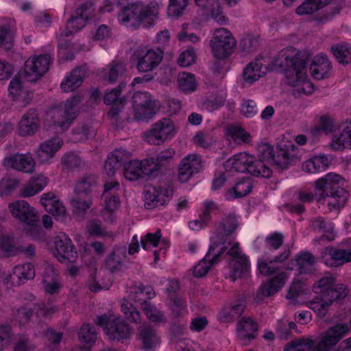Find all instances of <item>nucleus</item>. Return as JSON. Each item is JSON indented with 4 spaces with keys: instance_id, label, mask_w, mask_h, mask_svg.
I'll return each mask as SVG.
<instances>
[{
    "instance_id": "864d4df0",
    "label": "nucleus",
    "mask_w": 351,
    "mask_h": 351,
    "mask_svg": "<svg viewBox=\"0 0 351 351\" xmlns=\"http://www.w3.org/2000/svg\"><path fill=\"white\" fill-rule=\"evenodd\" d=\"M97 337V332L94 326L84 324L82 326L79 332L80 340L86 344L88 347L92 346Z\"/></svg>"
},
{
    "instance_id": "f03ea898",
    "label": "nucleus",
    "mask_w": 351,
    "mask_h": 351,
    "mask_svg": "<svg viewBox=\"0 0 351 351\" xmlns=\"http://www.w3.org/2000/svg\"><path fill=\"white\" fill-rule=\"evenodd\" d=\"M343 179L338 174L328 173L315 183L317 202L326 205L330 211L343 207L348 193L342 187Z\"/></svg>"
},
{
    "instance_id": "c9c22d12",
    "label": "nucleus",
    "mask_w": 351,
    "mask_h": 351,
    "mask_svg": "<svg viewBox=\"0 0 351 351\" xmlns=\"http://www.w3.org/2000/svg\"><path fill=\"white\" fill-rule=\"evenodd\" d=\"M126 257L125 247H116L107 255L105 261V267L111 272L121 269Z\"/></svg>"
},
{
    "instance_id": "3c124183",
    "label": "nucleus",
    "mask_w": 351,
    "mask_h": 351,
    "mask_svg": "<svg viewBox=\"0 0 351 351\" xmlns=\"http://www.w3.org/2000/svg\"><path fill=\"white\" fill-rule=\"evenodd\" d=\"M315 343L312 337L296 339L288 344L284 351H310Z\"/></svg>"
},
{
    "instance_id": "de8ad7c7",
    "label": "nucleus",
    "mask_w": 351,
    "mask_h": 351,
    "mask_svg": "<svg viewBox=\"0 0 351 351\" xmlns=\"http://www.w3.org/2000/svg\"><path fill=\"white\" fill-rule=\"evenodd\" d=\"M106 80L110 83L116 82L126 72V65L121 61H112L108 66Z\"/></svg>"
},
{
    "instance_id": "6ab92c4d",
    "label": "nucleus",
    "mask_w": 351,
    "mask_h": 351,
    "mask_svg": "<svg viewBox=\"0 0 351 351\" xmlns=\"http://www.w3.org/2000/svg\"><path fill=\"white\" fill-rule=\"evenodd\" d=\"M322 261L328 267H339L351 262L350 254L348 249H339L328 247L322 254Z\"/></svg>"
},
{
    "instance_id": "2f4dec72",
    "label": "nucleus",
    "mask_w": 351,
    "mask_h": 351,
    "mask_svg": "<svg viewBox=\"0 0 351 351\" xmlns=\"http://www.w3.org/2000/svg\"><path fill=\"white\" fill-rule=\"evenodd\" d=\"M85 73L84 69L76 68L66 75L60 84V88L64 93H69L78 88L83 82Z\"/></svg>"
},
{
    "instance_id": "7c9ffc66",
    "label": "nucleus",
    "mask_w": 351,
    "mask_h": 351,
    "mask_svg": "<svg viewBox=\"0 0 351 351\" xmlns=\"http://www.w3.org/2000/svg\"><path fill=\"white\" fill-rule=\"evenodd\" d=\"M228 265L230 278L233 281L247 276L250 271V263L246 256H241L238 258H232Z\"/></svg>"
},
{
    "instance_id": "cd10ccee",
    "label": "nucleus",
    "mask_w": 351,
    "mask_h": 351,
    "mask_svg": "<svg viewBox=\"0 0 351 351\" xmlns=\"http://www.w3.org/2000/svg\"><path fill=\"white\" fill-rule=\"evenodd\" d=\"M331 69V65L328 58L323 54L315 56L310 65L311 75L317 80H322L326 77Z\"/></svg>"
},
{
    "instance_id": "58836bf2",
    "label": "nucleus",
    "mask_w": 351,
    "mask_h": 351,
    "mask_svg": "<svg viewBox=\"0 0 351 351\" xmlns=\"http://www.w3.org/2000/svg\"><path fill=\"white\" fill-rule=\"evenodd\" d=\"M262 60L256 58L248 64L243 71L244 80L248 83H253L258 80L265 74V71H262L263 63Z\"/></svg>"
},
{
    "instance_id": "e433bc0d",
    "label": "nucleus",
    "mask_w": 351,
    "mask_h": 351,
    "mask_svg": "<svg viewBox=\"0 0 351 351\" xmlns=\"http://www.w3.org/2000/svg\"><path fill=\"white\" fill-rule=\"evenodd\" d=\"M340 128V134L332 140L330 145L332 149L336 151L351 147V122L343 123Z\"/></svg>"
},
{
    "instance_id": "39448f33",
    "label": "nucleus",
    "mask_w": 351,
    "mask_h": 351,
    "mask_svg": "<svg viewBox=\"0 0 351 351\" xmlns=\"http://www.w3.org/2000/svg\"><path fill=\"white\" fill-rule=\"evenodd\" d=\"M158 5L151 3L147 6L141 3H130L125 6L119 19L123 23H130L132 25H139L145 19L153 20L158 15Z\"/></svg>"
},
{
    "instance_id": "72a5a7b5",
    "label": "nucleus",
    "mask_w": 351,
    "mask_h": 351,
    "mask_svg": "<svg viewBox=\"0 0 351 351\" xmlns=\"http://www.w3.org/2000/svg\"><path fill=\"white\" fill-rule=\"evenodd\" d=\"M160 189L152 188L148 189L144 195L145 206L147 209H152L167 204L168 196Z\"/></svg>"
},
{
    "instance_id": "69168bd1",
    "label": "nucleus",
    "mask_w": 351,
    "mask_h": 351,
    "mask_svg": "<svg viewBox=\"0 0 351 351\" xmlns=\"http://www.w3.org/2000/svg\"><path fill=\"white\" fill-rule=\"evenodd\" d=\"M19 253V249L16 247L9 237H0V255L8 256H14Z\"/></svg>"
},
{
    "instance_id": "9b49d317",
    "label": "nucleus",
    "mask_w": 351,
    "mask_h": 351,
    "mask_svg": "<svg viewBox=\"0 0 351 351\" xmlns=\"http://www.w3.org/2000/svg\"><path fill=\"white\" fill-rule=\"evenodd\" d=\"M8 210L12 217L25 225H34L40 221V217L36 209L23 199L11 202Z\"/></svg>"
},
{
    "instance_id": "bb28decb",
    "label": "nucleus",
    "mask_w": 351,
    "mask_h": 351,
    "mask_svg": "<svg viewBox=\"0 0 351 351\" xmlns=\"http://www.w3.org/2000/svg\"><path fill=\"white\" fill-rule=\"evenodd\" d=\"M290 255L289 250H285L278 256L273 258H261L258 259L257 265L258 271L263 275L267 276L276 272L278 267L276 266V263H282L286 261Z\"/></svg>"
},
{
    "instance_id": "473e14b6",
    "label": "nucleus",
    "mask_w": 351,
    "mask_h": 351,
    "mask_svg": "<svg viewBox=\"0 0 351 351\" xmlns=\"http://www.w3.org/2000/svg\"><path fill=\"white\" fill-rule=\"evenodd\" d=\"M47 178L43 175L32 178L20 189V195L29 197L40 192L47 184Z\"/></svg>"
},
{
    "instance_id": "09e8293b",
    "label": "nucleus",
    "mask_w": 351,
    "mask_h": 351,
    "mask_svg": "<svg viewBox=\"0 0 351 351\" xmlns=\"http://www.w3.org/2000/svg\"><path fill=\"white\" fill-rule=\"evenodd\" d=\"M266 162L254 156L253 162L250 164L249 173L255 176L269 178L271 176L272 171Z\"/></svg>"
},
{
    "instance_id": "ddd939ff",
    "label": "nucleus",
    "mask_w": 351,
    "mask_h": 351,
    "mask_svg": "<svg viewBox=\"0 0 351 351\" xmlns=\"http://www.w3.org/2000/svg\"><path fill=\"white\" fill-rule=\"evenodd\" d=\"M35 161L30 154H10L2 160L6 169H14L26 173H31L35 169Z\"/></svg>"
},
{
    "instance_id": "4be33fe9",
    "label": "nucleus",
    "mask_w": 351,
    "mask_h": 351,
    "mask_svg": "<svg viewBox=\"0 0 351 351\" xmlns=\"http://www.w3.org/2000/svg\"><path fill=\"white\" fill-rule=\"evenodd\" d=\"M195 3L207 16H210L220 25L226 24L228 19L224 14L218 0H195Z\"/></svg>"
},
{
    "instance_id": "0eeeda50",
    "label": "nucleus",
    "mask_w": 351,
    "mask_h": 351,
    "mask_svg": "<svg viewBox=\"0 0 351 351\" xmlns=\"http://www.w3.org/2000/svg\"><path fill=\"white\" fill-rule=\"evenodd\" d=\"M176 133L173 122L170 119L163 118L152 124L144 133V139L150 145H159L172 138Z\"/></svg>"
},
{
    "instance_id": "603ef678",
    "label": "nucleus",
    "mask_w": 351,
    "mask_h": 351,
    "mask_svg": "<svg viewBox=\"0 0 351 351\" xmlns=\"http://www.w3.org/2000/svg\"><path fill=\"white\" fill-rule=\"evenodd\" d=\"M71 204L76 215H83L92 204L91 196L76 195V197L71 200Z\"/></svg>"
},
{
    "instance_id": "b1692460",
    "label": "nucleus",
    "mask_w": 351,
    "mask_h": 351,
    "mask_svg": "<svg viewBox=\"0 0 351 351\" xmlns=\"http://www.w3.org/2000/svg\"><path fill=\"white\" fill-rule=\"evenodd\" d=\"M287 279V274L281 272L274 278L262 285L257 291V299L262 300L264 298L271 296L277 293L284 286Z\"/></svg>"
},
{
    "instance_id": "7ed1b4c3",
    "label": "nucleus",
    "mask_w": 351,
    "mask_h": 351,
    "mask_svg": "<svg viewBox=\"0 0 351 351\" xmlns=\"http://www.w3.org/2000/svg\"><path fill=\"white\" fill-rule=\"evenodd\" d=\"M259 159L271 166L285 169L300 160V155L296 145L292 142H282L278 145L277 154L269 143H261L257 146Z\"/></svg>"
},
{
    "instance_id": "f257e3e1",
    "label": "nucleus",
    "mask_w": 351,
    "mask_h": 351,
    "mask_svg": "<svg viewBox=\"0 0 351 351\" xmlns=\"http://www.w3.org/2000/svg\"><path fill=\"white\" fill-rule=\"evenodd\" d=\"M308 56L294 47L285 48L272 60L271 70L284 72L289 85L294 87V95H308L313 87L307 77Z\"/></svg>"
},
{
    "instance_id": "a19ab883",
    "label": "nucleus",
    "mask_w": 351,
    "mask_h": 351,
    "mask_svg": "<svg viewBox=\"0 0 351 351\" xmlns=\"http://www.w3.org/2000/svg\"><path fill=\"white\" fill-rule=\"evenodd\" d=\"M315 257L309 252L300 253L296 259V265L300 274H311L315 270Z\"/></svg>"
},
{
    "instance_id": "f704fd0d",
    "label": "nucleus",
    "mask_w": 351,
    "mask_h": 351,
    "mask_svg": "<svg viewBox=\"0 0 351 351\" xmlns=\"http://www.w3.org/2000/svg\"><path fill=\"white\" fill-rule=\"evenodd\" d=\"M331 298L322 295L316 297L306 302V306L317 313L319 317H324L328 313V308L332 303L337 300V295L333 292Z\"/></svg>"
},
{
    "instance_id": "423d86ee",
    "label": "nucleus",
    "mask_w": 351,
    "mask_h": 351,
    "mask_svg": "<svg viewBox=\"0 0 351 351\" xmlns=\"http://www.w3.org/2000/svg\"><path fill=\"white\" fill-rule=\"evenodd\" d=\"M210 45L213 56L217 60H223L233 53L237 41L230 31L221 27L215 31Z\"/></svg>"
},
{
    "instance_id": "412c9836",
    "label": "nucleus",
    "mask_w": 351,
    "mask_h": 351,
    "mask_svg": "<svg viewBox=\"0 0 351 351\" xmlns=\"http://www.w3.org/2000/svg\"><path fill=\"white\" fill-rule=\"evenodd\" d=\"M39 118L36 110L29 109L18 123V134L21 136H33L38 130Z\"/></svg>"
},
{
    "instance_id": "6e6d98bb",
    "label": "nucleus",
    "mask_w": 351,
    "mask_h": 351,
    "mask_svg": "<svg viewBox=\"0 0 351 351\" xmlns=\"http://www.w3.org/2000/svg\"><path fill=\"white\" fill-rule=\"evenodd\" d=\"M123 175L129 180H138L143 175L140 160H132L125 165Z\"/></svg>"
},
{
    "instance_id": "4c0bfd02",
    "label": "nucleus",
    "mask_w": 351,
    "mask_h": 351,
    "mask_svg": "<svg viewBox=\"0 0 351 351\" xmlns=\"http://www.w3.org/2000/svg\"><path fill=\"white\" fill-rule=\"evenodd\" d=\"M12 271L10 278L19 284L25 283L27 280L33 279L35 276V270L30 263L16 265Z\"/></svg>"
},
{
    "instance_id": "20e7f679",
    "label": "nucleus",
    "mask_w": 351,
    "mask_h": 351,
    "mask_svg": "<svg viewBox=\"0 0 351 351\" xmlns=\"http://www.w3.org/2000/svg\"><path fill=\"white\" fill-rule=\"evenodd\" d=\"M97 325L104 328V332L111 341H120L129 338L132 328L120 316H114L110 312L98 316Z\"/></svg>"
},
{
    "instance_id": "13d9d810",
    "label": "nucleus",
    "mask_w": 351,
    "mask_h": 351,
    "mask_svg": "<svg viewBox=\"0 0 351 351\" xmlns=\"http://www.w3.org/2000/svg\"><path fill=\"white\" fill-rule=\"evenodd\" d=\"M95 182V178L92 175L82 178L77 181L75 187L76 195H90V189Z\"/></svg>"
},
{
    "instance_id": "052dcab7",
    "label": "nucleus",
    "mask_w": 351,
    "mask_h": 351,
    "mask_svg": "<svg viewBox=\"0 0 351 351\" xmlns=\"http://www.w3.org/2000/svg\"><path fill=\"white\" fill-rule=\"evenodd\" d=\"M226 131L228 135L239 143H250L251 141L250 134L240 126L229 125Z\"/></svg>"
},
{
    "instance_id": "79ce46f5",
    "label": "nucleus",
    "mask_w": 351,
    "mask_h": 351,
    "mask_svg": "<svg viewBox=\"0 0 351 351\" xmlns=\"http://www.w3.org/2000/svg\"><path fill=\"white\" fill-rule=\"evenodd\" d=\"M311 227L316 231L323 232L320 240H327L328 241L334 239L333 227L330 223H328L322 217H318L311 219Z\"/></svg>"
},
{
    "instance_id": "393cba45",
    "label": "nucleus",
    "mask_w": 351,
    "mask_h": 351,
    "mask_svg": "<svg viewBox=\"0 0 351 351\" xmlns=\"http://www.w3.org/2000/svg\"><path fill=\"white\" fill-rule=\"evenodd\" d=\"M238 227V221L236 217L233 215H230L224 217L219 223L216 234V238H213V242L217 241V244L219 245V242L226 246V239L228 236L230 235L236 230Z\"/></svg>"
},
{
    "instance_id": "5fc2aeb1",
    "label": "nucleus",
    "mask_w": 351,
    "mask_h": 351,
    "mask_svg": "<svg viewBox=\"0 0 351 351\" xmlns=\"http://www.w3.org/2000/svg\"><path fill=\"white\" fill-rule=\"evenodd\" d=\"M178 84L179 88L184 93L193 92L197 88L195 76L191 73H180L178 77Z\"/></svg>"
},
{
    "instance_id": "680f3d73",
    "label": "nucleus",
    "mask_w": 351,
    "mask_h": 351,
    "mask_svg": "<svg viewBox=\"0 0 351 351\" xmlns=\"http://www.w3.org/2000/svg\"><path fill=\"white\" fill-rule=\"evenodd\" d=\"M293 330H297L295 322L286 319L279 320L276 324V332L281 339H287L292 335ZM298 333L300 332L296 331Z\"/></svg>"
},
{
    "instance_id": "bf43d9fd",
    "label": "nucleus",
    "mask_w": 351,
    "mask_h": 351,
    "mask_svg": "<svg viewBox=\"0 0 351 351\" xmlns=\"http://www.w3.org/2000/svg\"><path fill=\"white\" fill-rule=\"evenodd\" d=\"M143 174L149 176H156L161 171L160 165L154 157L147 158L140 160Z\"/></svg>"
},
{
    "instance_id": "c85d7f7f",
    "label": "nucleus",
    "mask_w": 351,
    "mask_h": 351,
    "mask_svg": "<svg viewBox=\"0 0 351 351\" xmlns=\"http://www.w3.org/2000/svg\"><path fill=\"white\" fill-rule=\"evenodd\" d=\"M138 334L143 346L146 350L154 349L160 343V338L156 330L148 324L139 326Z\"/></svg>"
},
{
    "instance_id": "8fccbe9b",
    "label": "nucleus",
    "mask_w": 351,
    "mask_h": 351,
    "mask_svg": "<svg viewBox=\"0 0 351 351\" xmlns=\"http://www.w3.org/2000/svg\"><path fill=\"white\" fill-rule=\"evenodd\" d=\"M121 311L125 318L131 323L140 324L141 316L140 312L132 305L131 302L123 299L121 304Z\"/></svg>"
},
{
    "instance_id": "4468645a",
    "label": "nucleus",
    "mask_w": 351,
    "mask_h": 351,
    "mask_svg": "<svg viewBox=\"0 0 351 351\" xmlns=\"http://www.w3.org/2000/svg\"><path fill=\"white\" fill-rule=\"evenodd\" d=\"M228 248V246L219 247L217 241H213L206 256L194 267L193 275L197 278L204 276L209 271L211 265L219 261V257L224 254Z\"/></svg>"
},
{
    "instance_id": "dca6fc26",
    "label": "nucleus",
    "mask_w": 351,
    "mask_h": 351,
    "mask_svg": "<svg viewBox=\"0 0 351 351\" xmlns=\"http://www.w3.org/2000/svg\"><path fill=\"white\" fill-rule=\"evenodd\" d=\"M80 102L79 96L68 99L65 102L64 110L57 112L58 118L54 121V126L60 128L62 132L66 130L77 116V106Z\"/></svg>"
},
{
    "instance_id": "2eb2a0df",
    "label": "nucleus",
    "mask_w": 351,
    "mask_h": 351,
    "mask_svg": "<svg viewBox=\"0 0 351 351\" xmlns=\"http://www.w3.org/2000/svg\"><path fill=\"white\" fill-rule=\"evenodd\" d=\"M346 324H337L322 334V339L313 351H330L339 341L348 332Z\"/></svg>"
},
{
    "instance_id": "774afa93",
    "label": "nucleus",
    "mask_w": 351,
    "mask_h": 351,
    "mask_svg": "<svg viewBox=\"0 0 351 351\" xmlns=\"http://www.w3.org/2000/svg\"><path fill=\"white\" fill-rule=\"evenodd\" d=\"M245 307V306L243 302L237 301L227 311L224 312V320L232 322L239 317L243 313Z\"/></svg>"
},
{
    "instance_id": "37998d69",
    "label": "nucleus",
    "mask_w": 351,
    "mask_h": 351,
    "mask_svg": "<svg viewBox=\"0 0 351 351\" xmlns=\"http://www.w3.org/2000/svg\"><path fill=\"white\" fill-rule=\"evenodd\" d=\"M141 310L146 315L147 319L152 322L165 323L167 322L165 313L146 300H143L141 303Z\"/></svg>"
},
{
    "instance_id": "0e129e2a",
    "label": "nucleus",
    "mask_w": 351,
    "mask_h": 351,
    "mask_svg": "<svg viewBox=\"0 0 351 351\" xmlns=\"http://www.w3.org/2000/svg\"><path fill=\"white\" fill-rule=\"evenodd\" d=\"M14 29L10 26H0V46L9 51L13 46Z\"/></svg>"
},
{
    "instance_id": "6e6552de",
    "label": "nucleus",
    "mask_w": 351,
    "mask_h": 351,
    "mask_svg": "<svg viewBox=\"0 0 351 351\" xmlns=\"http://www.w3.org/2000/svg\"><path fill=\"white\" fill-rule=\"evenodd\" d=\"M163 58V51L159 48L149 49L139 47L134 51L132 58L136 62V69L139 72H149L160 64Z\"/></svg>"
},
{
    "instance_id": "5701e85b",
    "label": "nucleus",
    "mask_w": 351,
    "mask_h": 351,
    "mask_svg": "<svg viewBox=\"0 0 351 351\" xmlns=\"http://www.w3.org/2000/svg\"><path fill=\"white\" fill-rule=\"evenodd\" d=\"M120 184L117 181H111L104 184V189L101 195V200L106 208L117 210L119 206L120 201L119 194Z\"/></svg>"
},
{
    "instance_id": "e2e57ef3",
    "label": "nucleus",
    "mask_w": 351,
    "mask_h": 351,
    "mask_svg": "<svg viewBox=\"0 0 351 351\" xmlns=\"http://www.w3.org/2000/svg\"><path fill=\"white\" fill-rule=\"evenodd\" d=\"M189 0H169L167 14L171 17L182 16L186 9Z\"/></svg>"
},
{
    "instance_id": "338daca9",
    "label": "nucleus",
    "mask_w": 351,
    "mask_h": 351,
    "mask_svg": "<svg viewBox=\"0 0 351 351\" xmlns=\"http://www.w3.org/2000/svg\"><path fill=\"white\" fill-rule=\"evenodd\" d=\"M95 11L93 3L91 1H86L80 4L73 12L75 16L83 18L85 21L89 20L92 17Z\"/></svg>"
},
{
    "instance_id": "ea45409f",
    "label": "nucleus",
    "mask_w": 351,
    "mask_h": 351,
    "mask_svg": "<svg viewBox=\"0 0 351 351\" xmlns=\"http://www.w3.org/2000/svg\"><path fill=\"white\" fill-rule=\"evenodd\" d=\"M253 187L252 179L243 178L239 180L232 189H230L226 195L227 199L242 197L249 194Z\"/></svg>"
},
{
    "instance_id": "a211bd4d",
    "label": "nucleus",
    "mask_w": 351,
    "mask_h": 351,
    "mask_svg": "<svg viewBox=\"0 0 351 351\" xmlns=\"http://www.w3.org/2000/svg\"><path fill=\"white\" fill-rule=\"evenodd\" d=\"M202 159L197 154H189L185 156L179 165L178 179L181 182H187L194 174L202 169Z\"/></svg>"
},
{
    "instance_id": "49530a36",
    "label": "nucleus",
    "mask_w": 351,
    "mask_h": 351,
    "mask_svg": "<svg viewBox=\"0 0 351 351\" xmlns=\"http://www.w3.org/2000/svg\"><path fill=\"white\" fill-rule=\"evenodd\" d=\"M328 0H305L296 8L298 15L311 14L324 8Z\"/></svg>"
},
{
    "instance_id": "1a4fd4ad",
    "label": "nucleus",
    "mask_w": 351,
    "mask_h": 351,
    "mask_svg": "<svg viewBox=\"0 0 351 351\" xmlns=\"http://www.w3.org/2000/svg\"><path fill=\"white\" fill-rule=\"evenodd\" d=\"M132 101L134 119L136 121L150 119L156 112V101L147 92L135 93Z\"/></svg>"
},
{
    "instance_id": "4d7b16f0",
    "label": "nucleus",
    "mask_w": 351,
    "mask_h": 351,
    "mask_svg": "<svg viewBox=\"0 0 351 351\" xmlns=\"http://www.w3.org/2000/svg\"><path fill=\"white\" fill-rule=\"evenodd\" d=\"M169 308L173 316L178 317L187 312L186 300L181 296H174L169 300Z\"/></svg>"
},
{
    "instance_id": "f8f14e48",
    "label": "nucleus",
    "mask_w": 351,
    "mask_h": 351,
    "mask_svg": "<svg viewBox=\"0 0 351 351\" xmlns=\"http://www.w3.org/2000/svg\"><path fill=\"white\" fill-rule=\"evenodd\" d=\"M51 58L48 54L40 55L28 59L25 62V77L29 82L40 79L49 69Z\"/></svg>"
},
{
    "instance_id": "aec40b11",
    "label": "nucleus",
    "mask_w": 351,
    "mask_h": 351,
    "mask_svg": "<svg viewBox=\"0 0 351 351\" xmlns=\"http://www.w3.org/2000/svg\"><path fill=\"white\" fill-rule=\"evenodd\" d=\"M62 145L63 141L58 136L46 140L40 144L36 152L38 160L40 163H49Z\"/></svg>"
},
{
    "instance_id": "9d476101",
    "label": "nucleus",
    "mask_w": 351,
    "mask_h": 351,
    "mask_svg": "<svg viewBox=\"0 0 351 351\" xmlns=\"http://www.w3.org/2000/svg\"><path fill=\"white\" fill-rule=\"evenodd\" d=\"M313 289L315 293H321V295L329 298L335 292V295H337V300L344 298L348 293L346 286L343 284H335V278L328 273L314 282Z\"/></svg>"
},
{
    "instance_id": "f3484780",
    "label": "nucleus",
    "mask_w": 351,
    "mask_h": 351,
    "mask_svg": "<svg viewBox=\"0 0 351 351\" xmlns=\"http://www.w3.org/2000/svg\"><path fill=\"white\" fill-rule=\"evenodd\" d=\"M53 243L57 254L61 258L60 261L68 260L74 263L77 258V252L70 238L62 232H60L53 239Z\"/></svg>"
},
{
    "instance_id": "c756f323",
    "label": "nucleus",
    "mask_w": 351,
    "mask_h": 351,
    "mask_svg": "<svg viewBox=\"0 0 351 351\" xmlns=\"http://www.w3.org/2000/svg\"><path fill=\"white\" fill-rule=\"evenodd\" d=\"M237 335L241 340H251L256 338L258 332L256 322L251 317H243L237 323Z\"/></svg>"
},
{
    "instance_id": "a878e982",
    "label": "nucleus",
    "mask_w": 351,
    "mask_h": 351,
    "mask_svg": "<svg viewBox=\"0 0 351 351\" xmlns=\"http://www.w3.org/2000/svg\"><path fill=\"white\" fill-rule=\"evenodd\" d=\"M254 156L245 152H241L233 156L225 163V167L230 170L239 173H249L250 164L253 162Z\"/></svg>"
},
{
    "instance_id": "a18cd8bd",
    "label": "nucleus",
    "mask_w": 351,
    "mask_h": 351,
    "mask_svg": "<svg viewBox=\"0 0 351 351\" xmlns=\"http://www.w3.org/2000/svg\"><path fill=\"white\" fill-rule=\"evenodd\" d=\"M83 18L75 16L73 13L71 19L67 21L65 29L60 34V38L68 37L82 29L86 24Z\"/></svg>"
},
{
    "instance_id": "c03bdc74",
    "label": "nucleus",
    "mask_w": 351,
    "mask_h": 351,
    "mask_svg": "<svg viewBox=\"0 0 351 351\" xmlns=\"http://www.w3.org/2000/svg\"><path fill=\"white\" fill-rule=\"evenodd\" d=\"M331 51L339 63L348 64L351 62V46L348 44H335L331 47Z\"/></svg>"
}]
</instances>
